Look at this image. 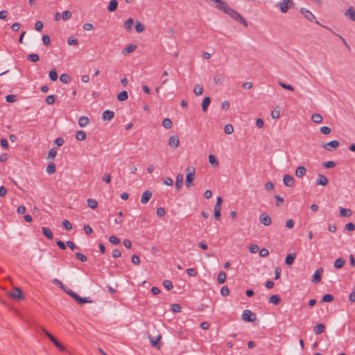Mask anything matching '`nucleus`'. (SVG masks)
Wrapping results in <instances>:
<instances>
[{"label": "nucleus", "mask_w": 355, "mask_h": 355, "mask_svg": "<svg viewBox=\"0 0 355 355\" xmlns=\"http://www.w3.org/2000/svg\"><path fill=\"white\" fill-rule=\"evenodd\" d=\"M53 283L59 286L64 292L71 296L79 304L83 305L85 303H92L93 301L89 297H81L71 289L67 288L59 279H54Z\"/></svg>", "instance_id": "f257e3e1"}, {"label": "nucleus", "mask_w": 355, "mask_h": 355, "mask_svg": "<svg viewBox=\"0 0 355 355\" xmlns=\"http://www.w3.org/2000/svg\"><path fill=\"white\" fill-rule=\"evenodd\" d=\"M186 171L187 174L186 176L185 185L187 188H190L193 185V181L195 176V168L193 166H188L186 168Z\"/></svg>", "instance_id": "f03ea898"}, {"label": "nucleus", "mask_w": 355, "mask_h": 355, "mask_svg": "<svg viewBox=\"0 0 355 355\" xmlns=\"http://www.w3.org/2000/svg\"><path fill=\"white\" fill-rule=\"evenodd\" d=\"M293 5V0H281L277 4V6L279 8L280 11L282 13H286L290 8Z\"/></svg>", "instance_id": "7ed1b4c3"}, {"label": "nucleus", "mask_w": 355, "mask_h": 355, "mask_svg": "<svg viewBox=\"0 0 355 355\" xmlns=\"http://www.w3.org/2000/svg\"><path fill=\"white\" fill-rule=\"evenodd\" d=\"M42 331L46 335V336L53 343V344L62 352L65 351V347L46 329H42Z\"/></svg>", "instance_id": "20e7f679"}, {"label": "nucleus", "mask_w": 355, "mask_h": 355, "mask_svg": "<svg viewBox=\"0 0 355 355\" xmlns=\"http://www.w3.org/2000/svg\"><path fill=\"white\" fill-rule=\"evenodd\" d=\"M300 13L309 21H314L318 24H320L318 21H317L315 15L308 9L302 8L300 9Z\"/></svg>", "instance_id": "39448f33"}, {"label": "nucleus", "mask_w": 355, "mask_h": 355, "mask_svg": "<svg viewBox=\"0 0 355 355\" xmlns=\"http://www.w3.org/2000/svg\"><path fill=\"white\" fill-rule=\"evenodd\" d=\"M241 318L243 320L247 322H254L257 320L256 314L248 309L243 311Z\"/></svg>", "instance_id": "423d86ee"}, {"label": "nucleus", "mask_w": 355, "mask_h": 355, "mask_svg": "<svg viewBox=\"0 0 355 355\" xmlns=\"http://www.w3.org/2000/svg\"><path fill=\"white\" fill-rule=\"evenodd\" d=\"M8 295L9 297L18 300H21L24 299L21 290L18 287H14L13 290L9 292Z\"/></svg>", "instance_id": "0eeeda50"}, {"label": "nucleus", "mask_w": 355, "mask_h": 355, "mask_svg": "<svg viewBox=\"0 0 355 355\" xmlns=\"http://www.w3.org/2000/svg\"><path fill=\"white\" fill-rule=\"evenodd\" d=\"M339 141L337 140H333L327 143H323L322 146L324 149L327 151H332L339 146Z\"/></svg>", "instance_id": "6e6552de"}, {"label": "nucleus", "mask_w": 355, "mask_h": 355, "mask_svg": "<svg viewBox=\"0 0 355 355\" xmlns=\"http://www.w3.org/2000/svg\"><path fill=\"white\" fill-rule=\"evenodd\" d=\"M225 80L224 74L221 72L216 71L214 76V82L216 85H223Z\"/></svg>", "instance_id": "1a4fd4ad"}, {"label": "nucleus", "mask_w": 355, "mask_h": 355, "mask_svg": "<svg viewBox=\"0 0 355 355\" xmlns=\"http://www.w3.org/2000/svg\"><path fill=\"white\" fill-rule=\"evenodd\" d=\"M168 146L173 148H177L180 145V139L178 135H171L168 139Z\"/></svg>", "instance_id": "9d476101"}, {"label": "nucleus", "mask_w": 355, "mask_h": 355, "mask_svg": "<svg viewBox=\"0 0 355 355\" xmlns=\"http://www.w3.org/2000/svg\"><path fill=\"white\" fill-rule=\"evenodd\" d=\"M259 220L265 226H269L272 223L271 218L266 214H261L259 216Z\"/></svg>", "instance_id": "9b49d317"}, {"label": "nucleus", "mask_w": 355, "mask_h": 355, "mask_svg": "<svg viewBox=\"0 0 355 355\" xmlns=\"http://www.w3.org/2000/svg\"><path fill=\"white\" fill-rule=\"evenodd\" d=\"M283 182L285 186L291 187L294 185V178L291 175H285L284 176Z\"/></svg>", "instance_id": "f8f14e48"}, {"label": "nucleus", "mask_w": 355, "mask_h": 355, "mask_svg": "<svg viewBox=\"0 0 355 355\" xmlns=\"http://www.w3.org/2000/svg\"><path fill=\"white\" fill-rule=\"evenodd\" d=\"M152 196L153 193L150 191H144L141 198V203L143 205L148 203Z\"/></svg>", "instance_id": "ddd939ff"}, {"label": "nucleus", "mask_w": 355, "mask_h": 355, "mask_svg": "<svg viewBox=\"0 0 355 355\" xmlns=\"http://www.w3.org/2000/svg\"><path fill=\"white\" fill-rule=\"evenodd\" d=\"M345 16L349 17L352 21H355V9L353 6H349L345 12Z\"/></svg>", "instance_id": "4468645a"}, {"label": "nucleus", "mask_w": 355, "mask_h": 355, "mask_svg": "<svg viewBox=\"0 0 355 355\" xmlns=\"http://www.w3.org/2000/svg\"><path fill=\"white\" fill-rule=\"evenodd\" d=\"M323 272V268H320L315 270L312 277V282L315 284L319 283L321 280V274Z\"/></svg>", "instance_id": "2eb2a0df"}, {"label": "nucleus", "mask_w": 355, "mask_h": 355, "mask_svg": "<svg viewBox=\"0 0 355 355\" xmlns=\"http://www.w3.org/2000/svg\"><path fill=\"white\" fill-rule=\"evenodd\" d=\"M149 340L152 346L157 347V349H159L161 345L159 343V340L162 338L161 335H159L156 338H153L151 336H149Z\"/></svg>", "instance_id": "dca6fc26"}, {"label": "nucleus", "mask_w": 355, "mask_h": 355, "mask_svg": "<svg viewBox=\"0 0 355 355\" xmlns=\"http://www.w3.org/2000/svg\"><path fill=\"white\" fill-rule=\"evenodd\" d=\"M114 116V112L111 110H105L103 112L102 119L104 121H111Z\"/></svg>", "instance_id": "f3484780"}, {"label": "nucleus", "mask_w": 355, "mask_h": 355, "mask_svg": "<svg viewBox=\"0 0 355 355\" xmlns=\"http://www.w3.org/2000/svg\"><path fill=\"white\" fill-rule=\"evenodd\" d=\"M328 179L322 174H319L316 180V184L321 186H326L328 184Z\"/></svg>", "instance_id": "a211bd4d"}, {"label": "nucleus", "mask_w": 355, "mask_h": 355, "mask_svg": "<svg viewBox=\"0 0 355 355\" xmlns=\"http://www.w3.org/2000/svg\"><path fill=\"white\" fill-rule=\"evenodd\" d=\"M183 183V175L181 173H178L176 175V180H175V188L178 191H180V189L182 187Z\"/></svg>", "instance_id": "6ab92c4d"}, {"label": "nucleus", "mask_w": 355, "mask_h": 355, "mask_svg": "<svg viewBox=\"0 0 355 355\" xmlns=\"http://www.w3.org/2000/svg\"><path fill=\"white\" fill-rule=\"evenodd\" d=\"M306 173V168L303 166H298L295 172V175L297 178H302Z\"/></svg>", "instance_id": "aec40b11"}, {"label": "nucleus", "mask_w": 355, "mask_h": 355, "mask_svg": "<svg viewBox=\"0 0 355 355\" xmlns=\"http://www.w3.org/2000/svg\"><path fill=\"white\" fill-rule=\"evenodd\" d=\"M89 119L87 116H82L78 119V125L81 128L86 127L89 123Z\"/></svg>", "instance_id": "412c9836"}, {"label": "nucleus", "mask_w": 355, "mask_h": 355, "mask_svg": "<svg viewBox=\"0 0 355 355\" xmlns=\"http://www.w3.org/2000/svg\"><path fill=\"white\" fill-rule=\"evenodd\" d=\"M339 214L341 217H349L352 216V211L349 209L340 207L339 209Z\"/></svg>", "instance_id": "4be33fe9"}, {"label": "nucleus", "mask_w": 355, "mask_h": 355, "mask_svg": "<svg viewBox=\"0 0 355 355\" xmlns=\"http://www.w3.org/2000/svg\"><path fill=\"white\" fill-rule=\"evenodd\" d=\"M211 103V98L210 97H205L202 103V110L204 112H206L207 111V108Z\"/></svg>", "instance_id": "5701e85b"}, {"label": "nucleus", "mask_w": 355, "mask_h": 355, "mask_svg": "<svg viewBox=\"0 0 355 355\" xmlns=\"http://www.w3.org/2000/svg\"><path fill=\"white\" fill-rule=\"evenodd\" d=\"M295 257H296V254L295 253H291V254H287V256L285 259V263L286 265L291 266L293 263Z\"/></svg>", "instance_id": "b1692460"}, {"label": "nucleus", "mask_w": 355, "mask_h": 355, "mask_svg": "<svg viewBox=\"0 0 355 355\" xmlns=\"http://www.w3.org/2000/svg\"><path fill=\"white\" fill-rule=\"evenodd\" d=\"M136 49L137 46L135 44H129L122 51V54L126 55L130 53L133 52Z\"/></svg>", "instance_id": "393cba45"}, {"label": "nucleus", "mask_w": 355, "mask_h": 355, "mask_svg": "<svg viewBox=\"0 0 355 355\" xmlns=\"http://www.w3.org/2000/svg\"><path fill=\"white\" fill-rule=\"evenodd\" d=\"M311 120L315 123H320L323 121V117L320 114L314 113L311 115Z\"/></svg>", "instance_id": "a878e982"}, {"label": "nucleus", "mask_w": 355, "mask_h": 355, "mask_svg": "<svg viewBox=\"0 0 355 355\" xmlns=\"http://www.w3.org/2000/svg\"><path fill=\"white\" fill-rule=\"evenodd\" d=\"M117 6H118L117 1L116 0H111L107 6V10L110 12H114L116 10Z\"/></svg>", "instance_id": "bb28decb"}, {"label": "nucleus", "mask_w": 355, "mask_h": 355, "mask_svg": "<svg viewBox=\"0 0 355 355\" xmlns=\"http://www.w3.org/2000/svg\"><path fill=\"white\" fill-rule=\"evenodd\" d=\"M134 24V20L132 18H129L128 20H126L124 23V28L125 30L128 32H130L132 31V25Z\"/></svg>", "instance_id": "cd10ccee"}, {"label": "nucleus", "mask_w": 355, "mask_h": 355, "mask_svg": "<svg viewBox=\"0 0 355 355\" xmlns=\"http://www.w3.org/2000/svg\"><path fill=\"white\" fill-rule=\"evenodd\" d=\"M128 98V94L125 90H123L118 94L117 100L119 101H126Z\"/></svg>", "instance_id": "c85d7f7f"}, {"label": "nucleus", "mask_w": 355, "mask_h": 355, "mask_svg": "<svg viewBox=\"0 0 355 355\" xmlns=\"http://www.w3.org/2000/svg\"><path fill=\"white\" fill-rule=\"evenodd\" d=\"M43 234L49 239H52L53 237L51 230L49 227H44L42 228Z\"/></svg>", "instance_id": "c756f323"}, {"label": "nucleus", "mask_w": 355, "mask_h": 355, "mask_svg": "<svg viewBox=\"0 0 355 355\" xmlns=\"http://www.w3.org/2000/svg\"><path fill=\"white\" fill-rule=\"evenodd\" d=\"M209 162L213 167H217L219 164L216 157L212 154L209 155Z\"/></svg>", "instance_id": "7c9ffc66"}, {"label": "nucleus", "mask_w": 355, "mask_h": 355, "mask_svg": "<svg viewBox=\"0 0 355 355\" xmlns=\"http://www.w3.org/2000/svg\"><path fill=\"white\" fill-rule=\"evenodd\" d=\"M86 132L83 130H78L76 133V139L78 141H83L86 139Z\"/></svg>", "instance_id": "2f4dec72"}, {"label": "nucleus", "mask_w": 355, "mask_h": 355, "mask_svg": "<svg viewBox=\"0 0 355 355\" xmlns=\"http://www.w3.org/2000/svg\"><path fill=\"white\" fill-rule=\"evenodd\" d=\"M325 329V326L323 324H318L314 327V332L315 334L318 335L324 332Z\"/></svg>", "instance_id": "473e14b6"}, {"label": "nucleus", "mask_w": 355, "mask_h": 355, "mask_svg": "<svg viewBox=\"0 0 355 355\" xmlns=\"http://www.w3.org/2000/svg\"><path fill=\"white\" fill-rule=\"evenodd\" d=\"M345 263V260L342 258H339L336 259V261H334V267L336 268L340 269L343 267Z\"/></svg>", "instance_id": "72a5a7b5"}, {"label": "nucleus", "mask_w": 355, "mask_h": 355, "mask_svg": "<svg viewBox=\"0 0 355 355\" xmlns=\"http://www.w3.org/2000/svg\"><path fill=\"white\" fill-rule=\"evenodd\" d=\"M203 87L200 85H196L193 88V92L196 96H200L203 94Z\"/></svg>", "instance_id": "f704fd0d"}, {"label": "nucleus", "mask_w": 355, "mask_h": 355, "mask_svg": "<svg viewBox=\"0 0 355 355\" xmlns=\"http://www.w3.org/2000/svg\"><path fill=\"white\" fill-rule=\"evenodd\" d=\"M162 125L166 128V129H170L172 128L173 126V122L172 121L168 119V118H165L164 119V120L162 121Z\"/></svg>", "instance_id": "c9c22d12"}, {"label": "nucleus", "mask_w": 355, "mask_h": 355, "mask_svg": "<svg viewBox=\"0 0 355 355\" xmlns=\"http://www.w3.org/2000/svg\"><path fill=\"white\" fill-rule=\"evenodd\" d=\"M226 280V274L224 271H220L218 275L217 281L218 284H223Z\"/></svg>", "instance_id": "e433bc0d"}, {"label": "nucleus", "mask_w": 355, "mask_h": 355, "mask_svg": "<svg viewBox=\"0 0 355 355\" xmlns=\"http://www.w3.org/2000/svg\"><path fill=\"white\" fill-rule=\"evenodd\" d=\"M87 206L93 209H96L98 206V202L92 198H89L87 200Z\"/></svg>", "instance_id": "4c0bfd02"}, {"label": "nucleus", "mask_w": 355, "mask_h": 355, "mask_svg": "<svg viewBox=\"0 0 355 355\" xmlns=\"http://www.w3.org/2000/svg\"><path fill=\"white\" fill-rule=\"evenodd\" d=\"M280 302V298L277 295H272L269 297V302L273 304H277Z\"/></svg>", "instance_id": "58836bf2"}, {"label": "nucleus", "mask_w": 355, "mask_h": 355, "mask_svg": "<svg viewBox=\"0 0 355 355\" xmlns=\"http://www.w3.org/2000/svg\"><path fill=\"white\" fill-rule=\"evenodd\" d=\"M60 80L63 83L67 84L70 82L71 78L68 74L62 73L60 76Z\"/></svg>", "instance_id": "ea45409f"}, {"label": "nucleus", "mask_w": 355, "mask_h": 355, "mask_svg": "<svg viewBox=\"0 0 355 355\" xmlns=\"http://www.w3.org/2000/svg\"><path fill=\"white\" fill-rule=\"evenodd\" d=\"M56 166L53 163L49 164L46 167V172L49 174H53L55 172Z\"/></svg>", "instance_id": "a19ab883"}, {"label": "nucleus", "mask_w": 355, "mask_h": 355, "mask_svg": "<svg viewBox=\"0 0 355 355\" xmlns=\"http://www.w3.org/2000/svg\"><path fill=\"white\" fill-rule=\"evenodd\" d=\"M28 60L33 62H36L40 60V56L37 53H31L28 55Z\"/></svg>", "instance_id": "79ce46f5"}, {"label": "nucleus", "mask_w": 355, "mask_h": 355, "mask_svg": "<svg viewBox=\"0 0 355 355\" xmlns=\"http://www.w3.org/2000/svg\"><path fill=\"white\" fill-rule=\"evenodd\" d=\"M334 299V297L331 294H326L324 295L322 300L321 302H332Z\"/></svg>", "instance_id": "37998d69"}, {"label": "nucleus", "mask_w": 355, "mask_h": 355, "mask_svg": "<svg viewBox=\"0 0 355 355\" xmlns=\"http://www.w3.org/2000/svg\"><path fill=\"white\" fill-rule=\"evenodd\" d=\"M49 78L52 81H55L58 79V73L55 69L49 71Z\"/></svg>", "instance_id": "c03bdc74"}, {"label": "nucleus", "mask_w": 355, "mask_h": 355, "mask_svg": "<svg viewBox=\"0 0 355 355\" xmlns=\"http://www.w3.org/2000/svg\"><path fill=\"white\" fill-rule=\"evenodd\" d=\"M135 28L137 33H142L145 29L144 25L139 21L136 23Z\"/></svg>", "instance_id": "a18cd8bd"}, {"label": "nucleus", "mask_w": 355, "mask_h": 355, "mask_svg": "<svg viewBox=\"0 0 355 355\" xmlns=\"http://www.w3.org/2000/svg\"><path fill=\"white\" fill-rule=\"evenodd\" d=\"M67 44L70 46L72 45H78V40L74 37L73 36H71L67 40Z\"/></svg>", "instance_id": "49530a36"}, {"label": "nucleus", "mask_w": 355, "mask_h": 355, "mask_svg": "<svg viewBox=\"0 0 355 355\" xmlns=\"http://www.w3.org/2000/svg\"><path fill=\"white\" fill-rule=\"evenodd\" d=\"M224 132L227 135H230L234 132V128L231 124H227L224 127Z\"/></svg>", "instance_id": "de8ad7c7"}, {"label": "nucleus", "mask_w": 355, "mask_h": 355, "mask_svg": "<svg viewBox=\"0 0 355 355\" xmlns=\"http://www.w3.org/2000/svg\"><path fill=\"white\" fill-rule=\"evenodd\" d=\"M163 285L167 291H171L173 288V283L170 280H164Z\"/></svg>", "instance_id": "09e8293b"}, {"label": "nucleus", "mask_w": 355, "mask_h": 355, "mask_svg": "<svg viewBox=\"0 0 355 355\" xmlns=\"http://www.w3.org/2000/svg\"><path fill=\"white\" fill-rule=\"evenodd\" d=\"M320 131L322 134L327 135L331 133V129L327 126H322L320 128Z\"/></svg>", "instance_id": "8fccbe9b"}, {"label": "nucleus", "mask_w": 355, "mask_h": 355, "mask_svg": "<svg viewBox=\"0 0 355 355\" xmlns=\"http://www.w3.org/2000/svg\"><path fill=\"white\" fill-rule=\"evenodd\" d=\"M280 116V110L279 109H274L271 112V117L277 119Z\"/></svg>", "instance_id": "3c124183"}, {"label": "nucleus", "mask_w": 355, "mask_h": 355, "mask_svg": "<svg viewBox=\"0 0 355 355\" xmlns=\"http://www.w3.org/2000/svg\"><path fill=\"white\" fill-rule=\"evenodd\" d=\"M57 155V152L54 149H50L48 153L47 159H54Z\"/></svg>", "instance_id": "603ef678"}, {"label": "nucleus", "mask_w": 355, "mask_h": 355, "mask_svg": "<svg viewBox=\"0 0 355 355\" xmlns=\"http://www.w3.org/2000/svg\"><path fill=\"white\" fill-rule=\"evenodd\" d=\"M279 85L280 87H282V88L288 89V90H290V91H293L294 90V88H293V87L292 85H287V84H286L284 83H282V82H279Z\"/></svg>", "instance_id": "864d4df0"}, {"label": "nucleus", "mask_w": 355, "mask_h": 355, "mask_svg": "<svg viewBox=\"0 0 355 355\" xmlns=\"http://www.w3.org/2000/svg\"><path fill=\"white\" fill-rule=\"evenodd\" d=\"M71 17V12L69 10H65L62 14V18L63 20H68Z\"/></svg>", "instance_id": "5fc2aeb1"}, {"label": "nucleus", "mask_w": 355, "mask_h": 355, "mask_svg": "<svg viewBox=\"0 0 355 355\" xmlns=\"http://www.w3.org/2000/svg\"><path fill=\"white\" fill-rule=\"evenodd\" d=\"M109 241L112 243V244H114V245H118L120 243V240L118 237L115 236H110L109 238Z\"/></svg>", "instance_id": "6e6d98bb"}, {"label": "nucleus", "mask_w": 355, "mask_h": 355, "mask_svg": "<svg viewBox=\"0 0 355 355\" xmlns=\"http://www.w3.org/2000/svg\"><path fill=\"white\" fill-rule=\"evenodd\" d=\"M163 183L167 186H172L173 184V180L169 177H165L162 179Z\"/></svg>", "instance_id": "4d7b16f0"}, {"label": "nucleus", "mask_w": 355, "mask_h": 355, "mask_svg": "<svg viewBox=\"0 0 355 355\" xmlns=\"http://www.w3.org/2000/svg\"><path fill=\"white\" fill-rule=\"evenodd\" d=\"M6 100L8 103H14L17 101V97L14 94H10L6 96Z\"/></svg>", "instance_id": "13d9d810"}, {"label": "nucleus", "mask_w": 355, "mask_h": 355, "mask_svg": "<svg viewBox=\"0 0 355 355\" xmlns=\"http://www.w3.org/2000/svg\"><path fill=\"white\" fill-rule=\"evenodd\" d=\"M322 166L326 168H331L336 166V163L333 161H328L323 163Z\"/></svg>", "instance_id": "bf43d9fd"}, {"label": "nucleus", "mask_w": 355, "mask_h": 355, "mask_svg": "<svg viewBox=\"0 0 355 355\" xmlns=\"http://www.w3.org/2000/svg\"><path fill=\"white\" fill-rule=\"evenodd\" d=\"M62 225L67 230H71L72 229V225L68 220H64L62 221Z\"/></svg>", "instance_id": "052dcab7"}, {"label": "nucleus", "mask_w": 355, "mask_h": 355, "mask_svg": "<svg viewBox=\"0 0 355 355\" xmlns=\"http://www.w3.org/2000/svg\"><path fill=\"white\" fill-rule=\"evenodd\" d=\"M259 246L257 244H251L249 247V250L251 253H256L259 251Z\"/></svg>", "instance_id": "680f3d73"}, {"label": "nucleus", "mask_w": 355, "mask_h": 355, "mask_svg": "<svg viewBox=\"0 0 355 355\" xmlns=\"http://www.w3.org/2000/svg\"><path fill=\"white\" fill-rule=\"evenodd\" d=\"M345 229L347 231L352 232L355 230V225L352 223H348L345 225Z\"/></svg>", "instance_id": "e2e57ef3"}, {"label": "nucleus", "mask_w": 355, "mask_h": 355, "mask_svg": "<svg viewBox=\"0 0 355 355\" xmlns=\"http://www.w3.org/2000/svg\"><path fill=\"white\" fill-rule=\"evenodd\" d=\"M42 42L44 45L49 46L51 43V39L48 35H44L42 36Z\"/></svg>", "instance_id": "0e129e2a"}, {"label": "nucleus", "mask_w": 355, "mask_h": 355, "mask_svg": "<svg viewBox=\"0 0 355 355\" xmlns=\"http://www.w3.org/2000/svg\"><path fill=\"white\" fill-rule=\"evenodd\" d=\"M230 293V291L227 286H223L220 289V294L223 296H227Z\"/></svg>", "instance_id": "69168bd1"}, {"label": "nucleus", "mask_w": 355, "mask_h": 355, "mask_svg": "<svg viewBox=\"0 0 355 355\" xmlns=\"http://www.w3.org/2000/svg\"><path fill=\"white\" fill-rule=\"evenodd\" d=\"M156 214L159 217H163L166 214V211L163 207L157 209Z\"/></svg>", "instance_id": "338daca9"}, {"label": "nucleus", "mask_w": 355, "mask_h": 355, "mask_svg": "<svg viewBox=\"0 0 355 355\" xmlns=\"http://www.w3.org/2000/svg\"><path fill=\"white\" fill-rule=\"evenodd\" d=\"M43 26H44V24H43L42 21H37L35 24V28L37 31H41L43 28Z\"/></svg>", "instance_id": "774afa93"}]
</instances>
